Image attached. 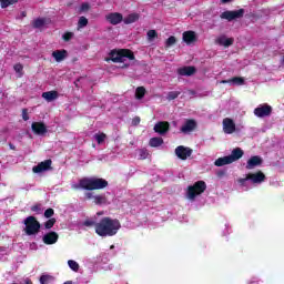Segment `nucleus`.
Wrapping results in <instances>:
<instances>
[{"mask_svg": "<svg viewBox=\"0 0 284 284\" xmlns=\"http://www.w3.org/2000/svg\"><path fill=\"white\" fill-rule=\"evenodd\" d=\"M256 283V281H252L250 284H255Z\"/></svg>", "mask_w": 284, "mask_h": 284, "instance_id": "bf43d9fd", "label": "nucleus"}, {"mask_svg": "<svg viewBox=\"0 0 284 284\" xmlns=\"http://www.w3.org/2000/svg\"><path fill=\"white\" fill-rule=\"evenodd\" d=\"M248 179L253 183V186L256 187V185H261L265 181V174L261 171L256 173H248Z\"/></svg>", "mask_w": 284, "mask_h": 284, "instance_id": "f8f14e48", "label": "nucleus"}, {"mask_svg": "<svg viewBox=\"0 0 284 284\" xmlns=\"http://www.w3.org/2000/svg\"><path fill=\"white\" fill-rule=\"evenodd\" d=\"M22 119H23V121L30 120V116L28 115V109L22 110Z\"/></svg>", "mask_w": 284, "mask_h": 284, "instance_id": "de8ad7c7", "label": "nucleus"}, {"mask_svg": "<svg viewBox=\"0 0 284 284\" xmlns=\"http://www.w3.org/2000/svg\"><path fill=\"white\" fill-rule=\"evenodd\" d=\"M121 230V222L111 217H103L95 224V234L98 236H115Z\"/></svg>", "mask_w": 284, "mask_h": 284, "instance_id": "f257e3e1", "label": "nucleus"}, {"mask_svg": "<svg viewBox=\"0 0 284 284\" xmlns=\"http://www.w3.org/2000/svg\"><path fill=\"white\" fill-rule=\"evenodd\" d=\"M237 185H239L240 190H242L243 192H247V190H252V187H254V184H253L252 180L250 179L248 174H246V176L243 179H239Z\"/></svg>", "mask_w": 284, "mask_h": 284, "instance_id": "9d476101", "label": "nucleus"}, {"mask_svg": "<svg viewBox=\"0 0 284 284\" xmlns=\"http://www.w3.org/2000/svg\"><path fill=\"white\" fill-rule=\"evenodd\" d=\"M9 148H10L11 150H14V145H13V144H9Z\"/></svg>", "mask_w": 284, "mask_h": 284, "instance_id": "4d7b16f0", "label": "nucleus"}, {"mask_svg": "<svg viewBox=\"0 0 284 284\" xmlns=\"http://www.w3.org/2000/svg\"><path fill=\"white\" fill-rule=\"evenodd\" d=\"M243 83H245V80L243 78H233L231 79V84L232 85H243Z\"/></svg>", "mask_w": 284, "mask_h": 284, "instance_id": "58836bf2", "label": "nucleus"}, {"mask_svg": "<svg viewBox=\"0 0 284 284\" xmlns=\"http://www.w3.org/2000/svg\"><path fill=\"white\" fill-rule=\"evenodd\" d=\"M225 227H226V232L224 233V235H225V234H230V225L226 224Z\"/></svg>", "mask_w": 284, "mask_h": 284, "instance_id": "603ef678", "label": "nucleus"}, {"mask_svg": "<svg viewBox=\"0 0 284 284\" xmlns=\"http://www.w3.org/2000/svg\"><path fill=\"white\" fill-rule=\"evenodd\" d=\"M176 43V38L174 36H171L169 39L165 41V47L166 48H172Z\"/></svg>", "mask_w": 284, "mask_h": 284, "instance_id": "a19ab883", "label": "nucleus"}, {"mask_svg": "<svg viewBox=\"0 0 284 284\" xmlns=\"http://www.w3.org/2000/svg\"><path fill=\"white\" fill-rule=\"evenodd\" d=\"M68 265L72 272H79V263L74 260H69Z\"/></svg>", "mask_w": 284, "mask_h": 284, "instance_id": "7c9ffc66", "label": "nucleus"}, {"mask_svg": "<svg viewBox=\"0 0 284 284\" xmlns=\"http://www.w3.org/2000/svg\"><path fill=\"white\" fill-rule=\"evenodd\" d=\"M143 97H145V88L139 87L135 90V99H142Z\"/></svg>", "mask_w": 284, "mask_h": 284, "instance_id": "473e14b6", "label": "nucleus"}, {"mask_svg": "<svg viewBox=\"0 0 284 284\" xmlns=\"http://www.w3.org/2000/svg\"><path fill=\"white\" fill-rule=\"evenodd\" d=\"M254 114L257 119H265V116H270V114H272V106L268 104H260L254 109Z\"/></svg>", "mask_w": 284, "mask_h": 284, "instance_id": "0eeeda50", "label": "nucleus"}, {"mask_svg": "<svg viewBox=\"0 0 284 284\" xmlns=\"http://www.w3.org/2000/svg\"><path fill=\"white\" fill-rule=\"evenodd\" d=\"M148 156H149L148 150L145 149L138 150V159L145 160L148 159Z\"/></svg>", "mask_w": 284, "mask_h": 284, "instance_id": "4c0bfd02", "label": "nucleus"}, {"mask_svg": "<svg viewBox=\"0 0 284 284\" xmlns=\"http://www.w3.org/2000/svg\"><path fill=\"white\" fill-rule=\"evenodd\" d=\"M139 13H131L124 18L123 21L126 26H130V23H136V21H139Z\"/></svg>", "mask_w": 284, "mask_h": 284, "instance_id": "bb28decb", "label": "nucleus"}, {"mask_svg": "<svg viewBox=\"0 0 284 284\" xmlns=\"http://www.w3.org/2000/svg\"><path fill=\"white\" fill-rule=\"evenodd\" d=\"M194 130H196V121L186 120L181 126L180 132H182V134H190V132H194Z\"/></svg>", "mask_w": 284, "mask_h": 284, "instance_id": "2eb2a0df", "label": "nucleus"}, {"mask_svg": "<svg viewBox=\"0 0 284 284\" xmlns=\"http://www.w3.org/2000/svg\"><path fill=\"white\" fill-rule=\"evenodd\" d=\"M83 225H85V227H92V225H94L97 229V222L94 220H87L83 222Z\"/></svg>", "mask_w": 284, "mask_h": 284, "instance_id": "a18cd8bd", "label": "nucleus"}, {"mask_svg": "<svg viewBox=\"0 0 284 284\" xmlns=\"http://www.w3.org/2000/svg\"><path fill=\"white\" fill-rule=\"evenodd\" d=\"M158 34L155 30H149L146 33L148 41H154L156 39Z\"/></svg>", "mask_w": 284, "mask_h": 284, "instance_id": "ea45409f", "label": "nucleus"}, {"mask_svg": "<svg viewBox=\"0 0 284 284\" xmlns=\"http://www.w3.org/2000/svg\"><path fill=\"white\" fill-rule=\"evenodd\" d=\"M22 17H26V12H22Z\"/></svg>", "mask_w": 284, "mask_h": 284, "instance_id": "052dcab7", "label": "nucleus"}, {"mask_svg": "<svg viewBox=\"0 0 284 284\" xmlns=\"http://www.w3.org/2000/svg\"><path fill=\"white\" fill-rule=\"evenodd\" d=\"M151 148H159L163 145V138H152L149 142Z\"/></svg>", "mask_w": 284, "mask_h": 284, "instance_id": "c85d7f7f", "label": "nucleus"}, {"mask_svg": "<svg viewBox=\"0 0 284 284\" xmlns=\"http://www.w3.org/2000/svg\"><path fill=\"white\" fill-rule=\"evenodd\" d=\"M94 141H97L98 145H103V143H105V139H108V135H105V133H95L93 135Z\"/></svg>", "mask_w": 284, "mask_h": 284, "instance_id": "cd10ccee", "label": "nucleus"}, {"mask_svg": "<svg viewBox=\"0 0 284 284\" xmlns=\"http://www.w3.org/2000/svg\"><path fill=\"white\" fill-rule=\"evenodd\" d=\"M80 12H88V10H90V3L88 2H83L81 6H80Z\"/></svg>", "mask_w": 284, "mask_h": 284, "instance_id": "c03bdc74", "label": "nucleus"}, {"mask_svg": "<svg viewBox=\"0 0 284 284\" xmlns=\"http://www.w3.org/2000/svg\"><path fill=\"white\" fill-rule=\"evenodd\" d=\"M206 189L207 185L204 181H197L194 185L187 187L186 199H189V201H194V199H196V196H201Z\"/></svg>", "mask_w": 284, "mask_h": 284, "instance_id": "20e7f679", "label": "nucleus"}, {"mask_svg": "<svg viewBox=\"0 0 284 284\" xmlns=\"http://www.w3.org/2000/svg\"><path fill=\"white\" fill-rule=\"evenodd\" d=\"M24 225H26V234L28 236H32V234H37L39 230H41V224H39V221L34 219V216H29L24 220Z\"/></svg>", "mask_w": 284, "mask_h": 284, "instance_id": "39448f33", "label": "nucleus"}, {"mask_svg": "<svg viewBox=\"0 0 284 284\" xmlns=\"http://www.w3.org/2000/svg\"><path fill=\"white\" fill-rule=\"evenodd\" d=\"M88 26V18L85 17H80L78 21V30H81L82 28H85Z\"/></svg>", "mask_w": 284, "mask_h": 284, "instance_id": "72a5a7b5", "label": "nucleus"}, {"mask_svg": "<svg viewBox=\"0 0 284 284\" xmlns=\"http://www.w3.org/2000/svg\"><path fill=\"white\" fill-rule=\"evenodd\" d=\"M13 70L17 72V74H18L19 78L23 77V64L17 63V64L13 67Z\"/></svg>", "mask_w": 284, "mask_h": 284, "instance_id": "c9c22d12", "label": "nucleus"}, {"mask_svg": "<svg viewBox=\"0 0 284 284\" xmlns=\"http://www.w3.org/2000/svg\"><path fill=\"white\" fill-rule=\"evenodd\" d=\"M53 59L58 62L61 63V61L68 59V51L65 50H57L52 52Z\"/></svg>", "mask_w": 284, "mask_h": 284, "instance_id": "4be33fe9", "label": "nucleus"}, {"mask_svg": "<svg viewBox=\"0 0 284 284\" xmlns=\"http://www.w3.org/2000/svg\"><path fill=\"white\" fill-rule=\"evenodd\" d=\"M43 26H45V19L43 18H38L33 21V28H43Z\"/></svg>", "mask_w": 284, "mask_h": 284, "instance_id": "f704fd0d", "label": "nucleus"}, {"mask_svg": "<svg viewBox=\"0 0 284 284\" xmlns=\"http://www.w3.org/2000/svg\"><path fill=\"white\" fill-rule=\"evenodd\" d=\"M14 3H19V0H0V8L6 9L9 6H14Z\"/></svg>", "mask_w": 284, "mask_h": 284, "instance_id": "c756f323", "label": "nucleus"}, {"mask_svg": "<svg viewBox=\"0 0 284 284\" xmlns=\"http://www.w3.org/2000/svg\"><path fill=\"white\" fill-rule=\"evenodd\" d=\"M32 212H40L41 211V206L39 205H34L31 207Z\"/></svg>", "mask_w": 284, "mask_h": 284, "instance_id": "8fccbe9b", "label": "nucleus"}, {"mask_svg": "<svg viewBox=\"0 0 284 284\" xmlns=\"http://www.w3.org/2000/svg\"><path fill=\"white\" fill-rule=\"evenodd\" d=\"M54 223H57L55 219H50L45 222L44 226L47 230H52L54 227Z\"/></svg>", "mask_w": 284, "mask_h": 284, "instance_id": "79ce46f5", "label": "nucleus"}, {"mask_svg": "<svg viewBox=\"0 0 284 284\" xmlns=\"http://www.w3.org/2000/svg\"><path fill=\"white\" fill-rule=\"evenodd\" d=\"M179 94H181V92L171 91V92L168 93L166 99H168V101H174V99L179 98Z\"/></svg>", "mask_w": 284, "mask_h": 284, "instance_id": "e433bc0d", "label": "nucleus"}, {"mask_svg": "<svg viewBox=\"0 0 284 284\" xmlns=\"http://www.w3.org/2000/svg\"><path fill=\"white\" fill-rule=\"evenodd\" d=\"M139 123H141V118H134L133 125H139Z\"/></svg>", "mask_w": 284, "mask_h": 284, "instance_id": "3c124183", "label": "nucleus"}, {"mask_svg": "<svg viewBox=\"0 0 284 284\" xmlns=\"http://www.w3.org/2000/svg\"><path fill=\"white\" fill-rule=\"evenodd\" d=\"M192 149L189 146L180 145L175 149V156L180 159L181 161H187L190 156H192Z\"/></svg>", "mask_w": 284, "mask_h": 284, "instance_id": "423d86ee", "label": "nucleus"}, {"mask_svg": "<svg viewBox=\"0 0 284 284\" xmlns=\"http://www.w3.org/2000/svg\"><path fill=\"white\" fill-rule=\"evenodd\" d=\"M216 45H222L223 48H230L234 43V38H227L226 36H220L215 39Z\"/></svg>", "mask_w": 284, "mask_h": 284, "instance_id": "a211bd4d", "label": "nucleus"}, {"mask_svg": "<svg viewBox=\"0 0 284 284\" xmlns=\"http://www.w3.org/2000/svg\"><path fill=\"white\" fill-rule=\"evenodd\" d=\"M224 134H234L236 132V123L230 118H225L222 122Z\"/></svg>", "mask_w": 284, "mask_h": 284, "instance_id": "6e6552de", "label": "nucleus"}, {"mask_svg": "<svg viewBox=\"0 0 284 284\" xmlns=\"http://www.w3.org/2000/svg\"><path fill=\"white\" fill-rule=\"evenodd\" d=\"M44 216H45V219H52V216H54V210L48 209V210L44 212Z\"/></svg>", "mask_w": 284, "mask_h": 284, "instance_id": "49530a36", "label": "nucleus"}, {"mask_svg": "<svg viewBox=\"0 0 284 284\" xmlns=\"http://www.w3.org/2000/svg\"><path fill=\"white\" fill-rule=\"evenodd\" d=\"M31 130L34 132V134H38L39 136H43V134H47L48 128L43 122H33L31 124Z\"/></svg>", "mask_w": 284, "mask_h": 284, "instance_id": "ddd939ff", "label": "nucleus"}, {"mask_svg": "<svg viewBox=\"0 0 284 284\" xmlns=\"http://www.w3.org/2000/svg\"><path fill=\"white\" fill-rule=\"evenodd\" d=\"M182 39L186 45H192V43H196V32L194 31H185L182 34Z\"/></svg>", "mask_w": 284, "mask_h": 284, "instance_id": "f3484780", "label": "nucleus"}, {"mask_svg": "<svg viewBox=\"0 0 284 284\" xmlns=\"http://www.w3.org/2000/svg\"><path fill=\"white\" fill-rule=\"evenodd\" d=\"M63 284H72V282H70V281H67V282H64Z\"/></svg>", "mask_w": 284, "mask_h": 284, "instance_id": "13d9d810", "label": "nucleus"}, {"mask_svg": "<svg viewBox=\"0 0 284 284\" xmlns=\"http://www.w3.org/2000/svg\"><path fill=\"white\" fill-rule=\"evenodd\" d=\"M261 163H263V160H261L260 156L255 155L252 156L246 164V170H254V168L261 165Z\"/></svg>", "mask_w": 284, "mask_h": 284, "instance_id": "412c9836", "label": "nucleus"}, {"mask_svg": "<svg viewBox=\"0 0 284 284\" xmlns=\"http://www.w3.org/2000/svg\"><path fill=\"white\" fill-rule=\"evenodd\" d=\"M73 190H103L108 187V181L101 178H85L78 184H72Z\"/></svg>", "mask_w": 284, "mask_h": 284, "instance_id": "f03ea898", "label": "nucleus"}, {"mask_svg": "<svg viewBox=\"0 0 284 284\" xmlns=\"http://www.w3.org/2000/svg\"><path fill=\"white\" fill-rule=\"evenodd\" d=\"M110 196H111L110 193L95 195L93 197V203H95V205H110V203H112V197H110Z\"/></svg>", "mask_w": 284, "mask_h": 284, "instance_id": "9b49d317", "label": "nucleus"}, {"mask_svg": "<svg viewBox=\"0 0 284 284\" xmlns=\"http://www.w3.org/2000/svg\"><path fill=\"white\" fill-rule=\"evenodd\" d=\"M113 63H124L121 68H130V61H134V53L128 49L113 50L110 52Z\"/></svg>", "mask_w": 284, "mask_h": 284, "instance_id": "7ed1b4c3", "label": "nucleus"}, {"mask_svg": "<svg viewBox=\"0 0 284 284\" xmlns=\"http://www.w3.org/2000/svg\"><path fill=\"white\" fill-rule=\"evenodd\" d=\"M52 166V160H45L38 165L33 166L34 174H41V172H48L50 168Z\"/></svg>", "mask_w": 284, "mask_h": 284, "instance_id": "4468645a", "label": "nucleus"}, {"mask_svg": "<svg viewBox=\"0 0 284 284\" xmlns=\"http://www.w3.org/2000/svg\"><path fill=\"white\" fill-rule=\"evenodd\" d=\"M42 241L45 245H54L59 241V234L57 232L47 233L43 235Z\"/></svg>", "mask_w": 284, "mask_h": 284, "instance_id": "6ab92c4d", "label": "nucleus"}, {"mask_svg": "<svg viewBox=\"0 0 284 284\" xmlns=\"http://www.w3.org/2000/svg\"><path fill=\"white\" fill-rule=\"evenodd\" d=\"M232 0H222V3H230Z\"/></svg>", "mask_w": 284, "mask_h": 284, "instance_id": "6e6d98bb", "label": "nucleus"}, {"mask_svg": "<svg viewBox=\"0 0 284 284\" xmlns=\"http://www.w3.org/2000/svg\"><path fill=\"white\" fill-rule=\"evenodd\" d=\"M74 38V33L73 32H65L63 36H62V39L63 41H70L71 39Z\"/></svg>", "mask_w": 284, "mask_h": 284, "instance_id": "37998d69", "label": "nucleus"}, {"mask_svg": "<svg viewBox=\"0 0 284 284\" xmlns=\"http://www.w3.org/2000/svg\"><path fill=\"white\" fill-rule=\"evenodd\" d=\"M221 83H232V80H222Z\"/></svg>", "mask_w": 284, "mask_h": 284, "instance_id": "5fc2aeb1", "label": "nucleus"}, {"mask_svg": "<svg viewBox=\"0 0 284 284\" xmlns=\"http://www.w3.org/2000/svg\"><path fill=\"white\" fill-rule=\"evenodd\" d=\"M42 99H44V101H48L49 103L52 101H57V99H59V92H57V91L43 92Z\"/></svg>", "mask_w": 284, "mask_h": 284, "instance_id": "393cba45", "label": "nucleus"}, {"mask_svg": "<svg viewBox=\"0 0 284 284\" xmlns=\"http://www.w3.org/2000/svg\"><path fill=\"white\" fill-rule=\"evenodd\" d=\"M105 19L111 26H119L123 21V14L119 12L109 13L105 16Z\"/></svg>", "mask_w": 284, "mask_h": 284, "instance_id": "dca6fc26", "label": "nucleus"}, {"mask_svg": "<svg viewBox=\"0 0 284 284\" xmlns=\"http://www.w3.org/2000/svg\"><path fill=\"white\" fill-rule=\"evenodd\" d=\"M111 250H114V245L111 246Z\"/></svg>", "mask_w": 284, "mask_h": 284, "instance_id": "680f3d73", "label": "nucleus"}, {"mask_svg": "<svg viewBox=\"0 0 284 284\" xmlns=\"http://www.w3.org/2000/svg\"><path fill=\"white\" fill-rule=\"evenodd\" d=\"M52 281H54V277H52L51 275H42L40 277V284H50L52 283Z\"/></svg>", "mask_w": 284, "mask_h": 284, "instance_id": "2f4dec72", "label": "nucleus"}, {"mask_svg": "<svg viewBox=\"0 0 284 284\" xmlns=\"http://www.w3.org/2000/svg\"><path fill=\"white\" fill-rule=\"evenodd\" d=\"M194 72H196L194 67H183L178 70V74H180V77H192Z\"/></svg>", "mask_w": 284, "mask_h": 284, "instance_id": "5701e85b", "label": "nucleus"}, {"mask_svg": "<svg viewBox=\"0 0 284 284\" xmlns=\"http://www.w3.org/2000/svg\"><path fill=\"white\" fill-rule=\"evenodd\" d=\"M232 163L231 159L229 155L223 156V158H219L215 162L214 165H216V168H223V165H230Z\"/></svg>", "mask_w": 284, "mask_h": 284, "instance_id": "a878e982", "label": "nucleus"}, {"mask_svg": "<svg viewBox=\"0 0 284 284\" xmlns=\"http://www.w3.org/2000/svg\"><path fill=\"white\" fill-rule=\"evenodd\" d=\"M170 130V123L159 122L154 125V132L158 134H165Z\"/></svg>", "mask_w": 284, "mask_h": 284, "instance_id": "aec40b11", "label": "nucleus"}, {"mask_svg": "<svg viewBox=\"0 0 284 284\" xmlns=\"http://www.w3.org/2000/svg\"><path fill=\"white\" fill-rule=\"evenodd\" d=\"M24 284H32V281H30V278H26Z\"/></svg>", "mask_w": 284, "mask_h": 284, "instance_id": "864d4df0", "label": "nucleus"}, {"mask_svg": "<svg viewBox=\"0 0 284 284\" xmlns=\"http://www.w3.org/2000/svg\"><path fill=\"white\" fill-rule=\"evenodd\" d=\"M243 154H244V152L242 151L241 148H235L229 155V159H231V163H234V162L239 161V159H242Z\"/></svg>", "mask_w": 284, "mask_h": 284, "instance_id": "b1692460", "label": "nucleus"}, {"mask_svg": "<svg viewBox=\"0 0 284 284\" xmlns=\"http://www.w3.org/2000/svg\"><path fill=\"white\" fill-rule=\"evenodd\" d=\"M244 12L245 11L243 9L235 10V11H224L221 14V19H226L227 21H234V19H241Z\"/></svg>", "mask_w": 284, "mask_h": 284, "instance_id": "1a4fd4ad", "label": "nucleus"}, {"mask_svg": "<svg viewBox=\"0 0 284 284\" xmlns=\"http://www.w3.org/2000/svg\"><path fill=\"white\" fill-rule=\"evenodd\" d=\"M85 196H87V199H92L94 201V196H97V195H94L92 192H88V193H85Z\"/></svg>", "mask_w": 284, "mask_h": 284, "instance_id": "09e8293b", "label": "nucleus"}]
</instances>
